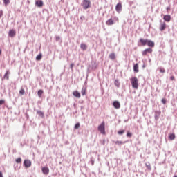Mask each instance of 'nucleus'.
<instances>
[{
	"label": "nucleus",
	"mask_w": 177,
	"mask_h": 177,
	"mask_svg": "<svg viewBox=\"0 0 177 177\" xmlns=\"http://www.w3.org/2000/svg\"><path fill=\"white\" fill-rule=\"evenodd\" d=\"M80 19H82V17H81Z\"/></svg>",
	"instance_id": "obj_43"
},
{
	"label": "nucleus",
	"mask_w": 177,
	"mask_h": 177,
	"mask_svg": "<svg viewBox=\"0 0 177 177\" xmlns=\"http://www.w3.org/2000/svg\"><path fill=\"white\" fill-rule=\"evenodd\" d=\"M146 166L148 168V169H151V167L150 166V163H149V165L146 164Z\"/></svg>",
	"instance_id": "obj_37"
},
{
	"label": "nucleus",
	"mask_w": 177,
	"mask_h": 177,
	"mask_svg": "<svg viewBox=\"0 0 177 177\" xmlns=\"http://www.w3.org/2000/svg\"><path fill=\"white\" fill-rule=\"evenodd\" d=\"M109 59L111 60H115V54L114 53L109 54Z\"/></svg>",
	"instance_id": "obj_19"
},
{
	"label": "nucleus",
	"mask_w": 177,
	"mask_h": 177,
	"mask_svg": "<svg viewBox=\"0 0 177 177\" xmlns=\"http://www.w3.org/2000/svg\"><path fill=\"white\" fill-rule=\"evenodd\" d=\"M85 93H86L85 89H82V95L84 96V95H85Z\"/></svg>",
	"instance_id": "obj_38"
},
{
	"label": "nucleus",
	"mask_w": 177,
	"mask_h": 177,
	"mask_svg": "<svg viewBox=\"0 0 177 177\" xmlns=\"http://www.w3.org/2000/svg\"><path fill=\"white\" fill-rule=\"evenodd\" d=\"M73 96H75V97H77V99H80V97H81V94L80 93V92H78V91H73Z\"/></svg>",
	"instance_id": "obj_13"
},
{
	"label": "nucleus",
	"mask_w": 177,
	"mask_h": 177,
	"mask_svg": "<svg viewBox=\"0 0 177 177\" xmlns=\"http://www.w3.org/2000/svg\"><path fill=\"white\" fill-rule=\"evenodd\" d=\"M161 102H162V103L163 104H165L167 103V100H165V98H162V99L161 100Z\"/></svg>",
	"instance_id": "obj_34"
},
{
	"label": "nucleus",
	"mask_w": 177,
	"mask_h": 177,
	"mask_svg": "<svg viewBox=\"0 0 177 177\" xmlns=\"http://www.w3.org/2000/svg\"><path fill=\"white\" fill-rule=\"evenodd\" d=\"M0 177H1V172H0Z\"/></svg>",
	"instance_id": "obj_44"
},
{
	"label": "nucleus",
	"mask_w": 177,
	"mask_h": 177,
	"mask_svg": "<svg viewBox=\"0 0 177 177\" xmlns=\"http://www.w3.org/2000/svg\"><path fill=\"white\" fill-rule=\"evenodd\" d=\"M41 171L44 175L49 174V168L48 167H42Z\"/></svg>",
	"instance_id": "obj_11"
},
{
	"label": "nucleus",
	"mask_w": 177,
	"mask_h": 177,
	"mask_svg": "<svg viewBox=\"0 0 177 177\" xmlns=\"http://www.w3.org/2000/svg\"><path fill=\"white\" fill-rule=\"evenodd\" d=\"M170 80H171V81H175V76L171 75V76L170 77Z\"/></svg>",
	"instance_id": "obj_36"
},
{
	"label": "nucleus",
	"mask_w": 177,
	"mask_h": 177,
	"mask_svg": "<svg viewBox=\"0 0 177 177\" xmlns=\"http://www.w3.org/2000/svg\"><path fill=\"white\" fill-rule=\"evenodd\" d=\"M0 104H1V101H0Z\"/></svg>",
	"instance_id": "obj_45"
},
{
	"label": "nucleus",
	"mask_w": 177,
	"mask_h": 177,
	"mask_svg": "<svg viewBox=\"0 0 177 177\" xmlns=\"http://www.w3.org/2000/svg\"><path fill=\"white\" fill-rule=\"evenodd\" d=\"M115 145H118L119 146L122 145V141H116L115 142Z\"/></svg>",
	"instance_id": "obj_33"
},
{
	"label": "nucleus",
	"mask_w": 177,
	"mask_h": 177,
	"mask_svg": "<svg viewBox=\"0 0 177 177\" xmlns=\"http://www.w3.org/2000/svg\"><path fill=\"white\" fill-rule=\"evenodd\" d=\"M133 71L135 73H139V64H136L133 66Z\"/></svg>",
	"instance_id": "obj_17"
},
{
	"label": "nucleus",
	"mask_w": 177,
	"mask_h": 177,
	"mask_svg": "<svg viewBox=\"0 0 177 177\" xmlns=\"http://www.w3.org/2000/svg\"><path fill=\"white\" fill-rule=\"evenodd\" d=\"M148 41V39H140V42L141 43V45H142V46L147 45Z\"/></svg>",
	"instance_id": "obj_14"
},
{
	"label": "nucleus",
	"mask_w": 177,
	"mask_h": 177,
	"mask_svg": "<svg viewBox=\"0 0 177 177\" xmlns=\"http://www.w3.org/2000/svg\"><path fill=\"white\" fill-rule=\"evenodd\" d=\"M10 1L9 0H3V3H4V5H9V3H10Z\"/></svg>",
	"instance_id": "obj_29"
},
{
	"label": "nucleus",
	"mask_w": 177,
	"mask_h": 177,
	"mask_svg": "<svg viewBox=\"0 0 177 177\" xmlns=\"http://www.w3.org/2000/svg\"><path fill=\"white\" fill-rule=\"evenodd\" d=\"M160 115H161V111H156L155 112V118H156V120H158V118H160Z\"/></svg>",
	"instance_id": "obj_18"
},
{
	"label": "nucleus",
	"mask_w": 177,
	"mask_h": 177,
	"mask_svg": "<svg viewBox=\"0 0 177 177\" xmlns=\"http://www.w3.org/2000/svg\"><path fill=\"white\" fill-rule=\"evenodd\" d=\"M38 115H39L40 117H44V112L41 111H37Z\"/></svg>",
	"instance_id": "obj_26"
},
{
	"label": "nucleus",
	"mask_w": 177,
	"mask_h": 177,
	"mask_svg": "<svg viewBox=\"0 0 177 177\" xmlns=\"http://www.w3.org/2000/svg\"><path fill=\"white\" fill-rule=\"evenodd\" d=\"M158 70H159L160 73H162V74H164V73H165V68H164L162 67H159Z\"/></svg>",
	"instance_id": "obj_23"
},
{
	"label": "nucleus",
	"mask_w": 177,
	"mask_h": 177,
	"mask_svg": "<svg viewBox=\"0 0 177 177\" xmlns=\"http://www.w3.org/2000/svg\"><path fill=\"white\" fill-rule=\"evenodd\" d=\"M131 82L132 87L134 89H138V88H139V80H138V77H131Z\"/></svg>",
	"instance_id": "obj_1"
},
{
	"label": "nucleus",
	"mask_w": 177,
	"mask_h": 177,
	"mask_svg": "<svg viewBox=\"0 0 177 177\" xmlns=\"http://www.w3.org/2000/svg\"><path fill=\"white\" fill-rule=\"evenodd\" d=\"M142 56H149V54L151 55V53H153V48H146L142 51Z\"/></svg>",
	"instance_id": "obj_3"
},
{
	"label": "nucleus",
	"mask_w": 177,
	"mask_h": 177,
	"mask_svg": "<svg viewBox=\"0 0 177 177\" xmlns=\"http://www.w3.org/2000/svg\"><path fill=\"white\" fill-rule=\"evenodd\" d=\"M159 30L160 31H164L167 28V24L162 20H160Z\"/></svg>",
	"instance_id": "obj_4"
},
{
	"label": "nucleus",
	"mask_w": 177,
	"mask_h": 177,
	"mask_svg": "<svg viewBox=\"0 0 177 177\" xmlns=\"http://www.w3.org/2000/svg\"><path fill=\"white\" fill-rule=\"evenodd\" d=\"M127 138H132V133L128 131L127 133Z\"/></svg>",
	"instance_id": "obj_31"
},
{
	"label": "nucleus",
	"mask_w": 177,
	"mask_h": 177,
	"mask_svg": "<svg viewBox=\"0 0 177 177\" xmlns=\"http://www.w3.org/2000/svg\"><path fill=\"white\" fill-rule=\"evenodd\" d=\"M115 85L116 86H120V82H118V80H115Z\"/></svg>",
	"instance_id": "obj_35"
},
{
	"label": "nucleus",
	"mask_w": 177,
	"mask_h": 177,
	"mask_svg": "<svg viewBox=\"0 0 177 177\" xmlns=\"http://www.w3.org/2000/svg\"><path fill=\"white\" fill-rule=\"evenodd\" d=\"M80 127V123H77L75 125V129H78Z\"/></svg>",
	"instance_id": "obj_32"
},
{
	"label": "nucleus",
	"mask_w": 177,
	"mask_h": 177,
	"mask_svg": "<svg viewBox=\"0 0 177 177\" xmlns=\"http://www.w3.org/2000/svg\"><path fill=\"white\" fill-rule=\"evenodd\" d=\"M10 72H9V71H8L6 73L5 75H4L3 79H4V80H9V75H10Z\"/></svg>",
	"instance_id": "obj_21"
},
{
	"label": "nucleus",
	"mask_w": 177,
	"mask_h": 177,
	"mask_svg": "<svg viewBox=\"0 0 177 177\" xmlns=\"http://www.w3.org/2000/svg\"><path fill=\"white\" fill-rule=\"evenodd\" d=\"M80 48L82 50H86V48H87L86 44L82 43L80 45Z\"/></svg>",
	"instance_id": "obj_20"
},
{
	"label": "nucleus",
	"mask_w": 177,
	"mask_h": 177,
	"mask_svg": "<svg viewBox=\"0 0 177 177\" xmlns=\"http://www.w3.org/2000/svg\"><path fill=\"white\" fill-rule=\"evenodd\" d=\"M24 165L26 168H30V167H31V161H30L28 160H25L24 162Z\"/></svg>",
	"instance_id": "obj_8"
},
{
	"label": "nucleus",
	"mask_w": 177,
	"mask_h": 177,
	"mask_svg": "<svg viewBox=\"0 0 177 177\" xmlns=\"http://www.w3.org/2000/svg\"><path fill=\"white\" fill-rule=\"evenodd\" d=\"M35 5L38 8H42L44 6V1L42 0H38L35 1Z\"/></svg>",
	"instance_id": "obj_7"
},
{
	"label": "nucleus",
	"mask_w": 177,
	"mask_h": 177,
	"mask_svg": "<svg viewBox=\"0 0 177 177\" xmlns=\"http://www.w3.org/2000/svg\"><path fill=\"white\" fill-rule=\"evenodd\" d=\"M167 12H168V10H171V8L167 7Z\"/></svg>",
	"instance_id": "obj_40"
},
{
	"label": "nucleus",
	"mask_w": 177,
	"mask_h": 177,
	"mask_svg": "<svg viewBox=\"0 0 177 177\" xmlns=\"http://www.w3.org/2000/svg\"><path fill=\"white\" fill-rule=\"evenodd\" d=\"M163 20H165L167 23H169V21H171V15H164Z\"/></svg>",
	"instance_id": "obj_9"
},
{
	"label": "nucleus",
	"mask_w": 177,
	"mask_h": 177,
	"mask_svg": "<svg viewBox=\"0 0 177 177\" xmlns=\"http://www.w3.org/2000/svg\"><path fill=\"white\" fill-rule=\"evenodd\" d=\"M113 106L115 109H120L121 108V104H120V102L118 101H114L113 103Z\"/></svg>",
	"instance_id": "obj_6"
},
{
	"label": "nucleus",
	"mask_w": 177,
	"mask_h": 177,
	"mask_svg": "<svg viewBox=\"0 0 177 177\" xmlns=\"http://www.w3.org/2000/svg\"><path fill=\"white\" fill-rule=\"evenodd\" d=\"M122 9V5L121 4V3H118L116 6H115V10L116 12H121V10Z\"/></svg>",
	"instance_id": "obj_10"
},
{
	"label": "nucleus",
	"mask_w": 177,
	"mask_h": 177,
	"mask_svg": "<svg viewBox=\"0 0 177 177\" xmlns=\"http://www.w3.org/2000/svg\"><path fill=\"white\" fill-rule=\"evenodd\" d=\"M19 93L21 95H24L26 93V91L24 90V88H21L20 91H19Z\"/></svg>",
	"instance_id": "obj_30"
},
{
	"label": "nucleus",
	"mask_w": 177,
	"mask_h": 177,
	"mask_svg": "<svg viewBox=\"0 0 177 177\" xmlns=\"http://www.w3.org/2000/svg\"><path fill=\"white\" fill-rule=\"evenodd\" d=\"M147 45H148V46H149V48H154V42L151 40H148Z\"/></svg>",
	"instance_id": "obj_16"
},
{
	"label": "nucleus",
	"mask_w": 177,
	"mask_h": 177,
	"mask_svg": "<svg viewBox=\"0 0 177 177\" xmlns=\"http://www.w3.org/2000/svg\"><path fill=\"white\" fill-rule=\"evenodd\" d=\"M44 94V91L42 90H39L37 92V95L39 97H42V95Z\"/></svg>",
	"instance_id": "obj_22"
},
{
	"label": "nucleus",
	"mask_w": 177,
	"mask_h": 177,
	"mask_svg": "<svg viewBox=\"0 0 177 177\" xmlns=\"http://www.w3.org/2000/svg\"><path fill=\"white\" fill-rule=\"evenodd\" d=\"M2 103H4V101H3V100H1V104H2Z\"/></svg>",
	"instance_id": "obj_41"
},
{
	"label": "nucleus",
	"mask_w": 177,
	"mask_h": 177,
	"mask_svg": "<svg viewBox=\"0 0 177 177\" xmlns=\"http://www.w3.org/2000/svg\"><path fill=\"white\" fill-rule=\"evenodd\" d=\"M106 26H113V24H114V20L111 18L106 21Z\"/></svg>",
	"instance_id": "obj_15"
},
{
	"label": "nucleus",
	"mask_w": 177,
	"mask_h": 177,
	"mask_svg": "<svg viewBox=\"0 0 177 177\" xmlns=\"http://www.w3.org/2000/svg\"><path fill=\"white\" fill-rule=\"evenodd\" d=\"M98 131L100 133H102V135H106V123L104 121L98 126Z\"/></svg>",
	"instance_id": "obj_2"
},
{
	"label": "nucleus",
	"mask_w": 177,
	"mask_h": 177,
	"mask_svg": "<svg viewBox=\"0 0 177 177\" xmlns=\"http://www.w3.org/2000/svg\"><path fill=\"white\" fill-rule=\"evenodd\" d=\"M176 136L174 133L170 134L169 135V139L170 140H174L175 139Z\"/></svg>",
	"instance_id": "obj_24"
},
{
	"label": "nucleus",
	"mask_w": 177,
	"mask_h": 177,
	"mask_svg": "<svg viewBox=\"0 0 177 177\" xmlns=\"http://www.w3.org/2000/svg\"><path fill=\"white\" fill-rule=\"evenodd\" d=\"M70 67L71 68H73V67H74V64H71Z\"/></svg>",
	"instance_id": "obj_39"
},
{
	"label": "nucleus",
	"mask_w": 177,
	"mask_h": 177,
	"mask_svg": "<svg viewBox=\"0 0 177 177\" xmlns=\"http://www.w3.org/2000/svg\"><path fill=\"white\" fill-rule=\"evenodd\" d=\"M41 59H42V54H39L37 57H36V60H41Z\"/></svg>",
	"instance_id": "obj_25"
},
{
	"label": "nucleus",
	"mask_w": 177,
	"mask_h": 177,
	"mask_svg": "<svg viewBox=\"0 0 177 177\" xmlns=\"http://www.w3.org/2000/svg\"><path fill=\"white\" fill-rule=\"evenodd\" d=\"M8 35L9 37H11V38H13V37H15L16 35V30L12 29L10 30L9 32H8Z\"/></svg>",
	"instance_id": "obj_12"
},
{
	"label": "nucleus",
	"mask_w": 177,
	"mask_h": 177,
	"mask_svg": "<svg viewBox=\"0 0 177 177\" xmlns=\"http://www.w3.org/2000/svg\"><path fill=\"white\" fill-rule=\"evenodd\" d=\"M82 6L84 9H88V8H91V1L88 0H84Z\"/></svg>",
	"instance_id": "obj_5"
},
{
	"label": "nucleus",
	"mask_w": 177,
	"mask_h": 177,
	"mask_svg": "<svg viewBox=\"0 0 177 177\" xmlns=\"http://www.w3.org/2000/svg\"><path fill=\"white\" fill-rule=\"evenodd\" d=\"M2 177V176H1Z\"/></svg>",
	"instance_id": "obj_46"
},
{
	"label": "nucleus",
	"mask_w": 177,
	"mask_h": 177,
	"mask_svg": "<svg viewBox=\"0 0 177 177\" xmlns=\"http://www.w3.org/2000/svg\"><path fill=\"white\" fill-rule=\"evenodd\" d=\"M125 133V130H120L118 131V135H122Z\"/></svg>",
	"instance_id": "obj_28"
},
{
	"label": "nucleus",
	"mask_w": 177,
	"mask_h": 177,
	"mask_svg": "<svg viewBox=\"0 0 177 177\" xmlns=\"http://www.w3.org/2000/svg\"><path fill=\"white\" fill-rule=\"evenodd\" d=\"M92 165H93V161H92Z\"/></svg>",
	"instance_id": "obj_42"
},
{
	"label": "nucleus",
	"mask_w": 177,
	"mask_h": 177,
	"mask_svg": "<svg viewBox=\"0 0 177 177\" xmlns=\"http://www.w3.org/2000/svg\"><path fill=\"white\" fill-rule=\"evenodd\" d=\"M15 161L17 164H20L21 162V158H18Z\"/></svg>",
	"instance_id": "obj_27"
}]
</instances>
